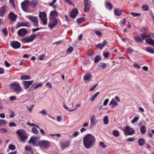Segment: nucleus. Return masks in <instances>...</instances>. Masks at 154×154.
Here are the masks:
<instances>
[{
  "label": "nucleus",
  "instance_id": "obj_17",
  "mask_svg": "<svg viewBox=\"0 0 154 154\" xmlns=\"http://www.w3.org/2000/svg\"><path fill=\"white\" fill-rule=\"evenodd\" d=\"M84 11L87 12L90 9L91 6V3L89 2H84Z\"/></svg>",
  "mask_w": 154,
  "mask_h": 154
},
{
  "label": "nucleus",
  "instance_id": "obj_29",
  "mask_svg": "<svg viewBox=\"0 0 154 154\" xmlns=\"http://www.w3.org/2000/svg\"><path fill=\"white\" fill-rule=\"evenodd\" d=\"M37 3L38 2L37 0H33L29 3V5L32 8H34L36 7V5Z\"/></svg>",
  "mask_w": 154,
  "mask_h": 154
},
{
  "label": "nucleus",
  "instance_id": "obj_34",
  "mask_svg": "<svg viewBox=\"0 0 154 154\" xmlns=\"http://www.w3.org/2000/svg\"><path fill=\"white\" fill-rule=\"evenodd\" d=\"M106 7L107 9L110 10H111L113 8L112 5L109 2L106 3Z\"/></svg>",
  "mask_w": 154,
  "mask_h": 154
},
{
  "label": "nucleus",
  "instance_id": "obj_5",
  "mask_svg": "<svg viewBox=\"0 0 154 154\" xmlns=\"http://www.w3.org/2000/svg\"><path fill=\"white\" fill-rule=\"evenodd\" d=\"M50 146V142L46 140H41L38 141V146L44 149L47 148Z\"/></svg>",
  "mask_w": 154,
  "mask_h": 154
},
{
  "label": "nucleus",
  "instance_id": "obj_27",
  "mask_svg": "<svg viewBox=\"0 0 154 154\" xmlns=\"http://www.w3.org/2000/svg\"><path fill=\"white\" fill-rule=\"evenodd\" d=\"M118 104V103L117 101H115L114 99H112L109 103V105H112V107H113L117 106Z\"/></svg>",
  "mask_w": 154,
  "mask_h": 154
},
{
  "label": "nucleus",
  "instance_id": "obj_41",
  "mask_svg": "<svg viewBox=\"0 0 154 154\" xmlns=\"http://www.w3.org/2000/svg\"><path fill=\"white\" fill-rule=\"evenodd\" d=\"M99 67H102L103 69H104L106 67V64L104 63H101L99 64Z\"/></svg>",
  "mask_w": 154,
  "mask_h": 154
},
{
  "label": "nucleus",
  "instance_id": "obj_2",
  "mask_svg": "<svg viewBox=\"0 0 154 154\" xmlns=\"http://www.w3.org/2000/svg\"><path fill=\"white\" fill-rule=\"evenodd\" d=\"M16 133L20 137V140L21 141H23L27 139V137L24 130L18 129L16 131Z\"/></svg>",
  "mask_w": 154,
  "mask_h": 154
},
{
  "label": "nucleus",
  "instance_id": "obj_28",
  "mask_svg": "<svg viewBox=\"0 0 154 154\" xmlns=\"http://www.w3.org/2000/svg\"><path fill=\"white\" fill-rule=\"evenodd\" d=\"M145 141L144 139L143 138H140L138 140V143L139 145L140 146H143L145 144Z\"/></svg>",
  "mask_w": 154,
  "mask_h": 154
},
{
  "label": "nucleus",
  "instance_id": "obj_52",
  "mask_svg": "<svg viewBox=\"0 0 154 154\" xmlns=\"http://www.w3.org/2000/svg\"><path fill=\"white\" fill-rule=\"evenodd\" d=\"M135 138L134 137L129 138L128 139L127 141L129 142H131L134 141Z\"/></svg>",
  "mask_w": 154,
  "mask_h": 154
},
{
  "label": "nucleus",
  "instance_id": "obj_54",
  "mask_svg": "<svg viewBox=\"0 0 154 154\" xmlns=\"http://www.w3.org/2000/svg\"><path fill=\"white\" fill-rule=\"evenodd\" d=\"M95 33L97 35L100 36L101 35V32L97 30H95L94 31Z\"/></svg>",
  "mask_w": 154,
  "mask_h": 154
},
{
  "label": "nucleus",
  "instance_id": "obj_37",
  "mask_svg": "<svg viewBox=\"0 0 154 154\" xmlns=\"http://www.w3.org/2000/svg\"><path fill=\"white\" fill-rule=\"evenodd\" d=\"M113 135L116 137H117L119 135V133L117 130H114L112 132Z\"/></svg>",
  "mask_w": 154,
  "mask_h": 154
},
{
  "label": "nucleus",
  "instance_id": "obj_50",
  "mask_svg": "<svg viewBox=\"0 0 154 154\" xmlns=\"http://www.w3.org/2000/svg\"><path fill=\"white\" fill-rule=\"evenodd\" d=\"M73 50V48L72 47L69 48L67 49V52L68 53H71Z\"/></svg>",
  "mask_w": 154,
  "mask_h": 154
},
{
  "label": "nucleus",
  "instance_id": "obj_47",
  "mask_svg": "<svg viewBox=\"0 0 154 154\" xmlns=\"http://www.w3.org/2000/svg\"><path fill=\"white\" fill-rule=\"evenodd\" d=\"M2 32L5 36H6L8 35V31L7 29L4 28L2 29Z\"/></svg>",
  "mask_w": 154,
  "mask_h": 154
},
{
  "label": "nucleus",
  "instance_id": "obj_64",
  "mask_svg": "<svg viewBox=\"0 0 154 154\" xmlns=\"http://www.w3.org/2000/svg\"><path fill=\"white\" fill-rule=\"evenodd\" d=\"M134 66L135 67L137 68L138 69H139L140 68V66L139 65L136 63H134Z\"/></svg>",
  "mask_w": 154,
  "mask_h": 154
},
{
  "label": "nucleus",
  "instance_id": "obj_51",
  "mask_svg": "<svg viewBox=\"0 0 154 154\" xmlns=\"http://www.w3.org/2000/svg\"><path fill=\"white\" fill-rule=\"evenodd\" d=\"M141 36L143 39L145 38L146 39L147 35H146L145 33H143L141 34Z\"/></svg>",
  "mask_w": 154,
  "mask_h": 154
},
{
  "label": "nucleus",
  "instance_id": "obj_49",
  "mask_svg": "<svg viewBox=\"0 0 154 154\" xmlns=\"http://www.w3.org/2000/svg\"><path fill=\"white\" fill-rule=\"evenodd\" d=\"M25 149L27 151H31L32 148L29 146H26L25 147Z\"/></svg>",
  "mask_w": 154,
  "mask_h": 154
},
{
  "label": "nucleus",
  "instance_id": "obj_43",
  "mask_svg": "<svg viewBox=\"0 0 154 154\" xmlns=\"http://www.w3.org/2000/svg\"><path fill=\"white\" fill-rule=\"evenodd\" d=\"M130 14L133 16L134 17H139L141 15L140 13H136L133 12H131Z\"/></svg>",
  "mask_w": 154,
  "mask_h": 154
},
{
  "label": "nucleus",
  "instance_id": "obj_16",
  "mask_svg": "<svg viewBox=\"0 0 154 154\" xmlns=\"http://www.w3.org/2000/svg\"><path fill=\"white\" fill-rule=\"evenodd\" d=\"M42 85V83H40L39 84H37L36 83H34L30 88L28 90V91H30V90L32 89H37L38 87H41Z\"/></svg>",
  "mask_w": 154,
  "mask_h": 154
},
{
  "label": "nucleus",
  "instance_id": "obj_6",
  "mask_svg": "<svg viewBox=\"0 0 154 154\" xmlns=\"http://www.w3.org/2000/svg\"><path fill=\"white\" fill-rule=\"evenodd\" d=\"M29 20L32 23V24L34 27H38V20L37 17H34L32 16H29L27 17Z\"/></svg>",
  "mask_w": 154,
  "mask_h": 154
},
{
  "label": "nucleus",
  "instance_id": "obj_45",
  "mask_svg": "<svg viewBox=\"0 0 154 154\" xmlns=\"http://www.w3.org/2000/svg\"><path fill=\"white\" fill-rule=\"evenodd\" d=\"M139 117H135L134 119L131 121L132 123H134L137 122L138 120Z\"/></svg>",
  "mask_w": 154,
  "mask_h": 154
},
{
  "label": "nucleus",
  "instance_id": "obj_33",
  "mask_svg": "<svg viewBox=\"0 0 154 154\" xmlns=\"http://www.w3.org/2000/svg\"><path fill=\"white\" fill-rule=\"evenodd\" d=\"M30 79V76L28 75H23L21 76L20 79L21 80H27Z\"/></svg>",
  "mask_w": 154,
  "mask_h": 154
},
{
  "label": "nucleus",
  "instance_id": "obj_46",
  "mask_svg": "<svg viewBox=\"0 0 154 154\" xmlns=\"http://www.w3.org/2000/svg\"><path fill=\"white\" fill-rule=\"evenodd\" d=\"M8 148L11 150H14L16 149L15 146L14 145L12 144H10L9 145Z\"/></svg>",
  "mask_w": 154,
  "mask_h": 154
},
{
  "label": "nucleus",
  "instance_id": "obj_20",
  "mask_svg": "<svg viewBox=\"0 0 154 154\" xmlns=\"http://www.w3.org/2000/svg\"><path fill=\"white\" fill-rule=\"evenodd\" d=\"M6 7L4 6L0 8V16L3 17L6 11Z\"/></svg>",
  "mask_w": 154,
  "mask_h": 154
},
{
  "label": "nucleus",
  "instance_id": "obj_60",
  "mask_svg": "<svg viewBox=\"0 0 154 154\" xmlns=\"http://www.w3.org/2000/svg\"><path fill=\"white\" fill-rule=\"evenodd\" d=\"M9 126L10 127L14 126L15 127L16 126V124L13 122H10L9 124Z\"/></svg>",
  "mask_w": 154,
  "mask_h": 154
},
{
  "label": "nucleus",
  "instance_id": "obj_58",
  "mask_svg": "<svg viewBox=\"0 0 154 154\" xmlns=\"http://www.w3.org/2000/svg\"><path fill=\"white\" fill-rule=\"evenodd\" d=\"M5 66L7 67H9L10 66V64L8 62L7 60H5Z\"/></svg>",
  "mask_w": 154,
  "mask_h": 154
},
{
  "label": "nucleus",
  "instance_id": "obj_53",
  "mask_svg": "<svg viewBox=\"0 0 154 154\" xmlns=\"http://www.w3.org/2000/svg\"><path fill=\"white\" fill-rule=\"evenodd\" d=\"M39 112L42 113L44 115H47V111L45 109L42 110L41 111H40Z\"/></svg>",
  "mask_w": 154,
  "mask_h": 154
},
{
  "label": "nucleus",
  "instance_id": "obj_61",
  "mask_svg": "<svg viewBox=\"0 0 154 154\" xmlns=\"http://www.w3.org/2000/svg\"><path fill=\"white\" fill-rule=\"evenodd\" d=\"M26 107L29 112H32L33 109L31 107H29V106H27Z\"/></svg>",
  "mask_w": 154,
  "mask_h": 154
},
{
  "label": "nucleus",
  "instance_id": "obj_21",
  "mask_svg": "<svg viewBox=\"0 0 154 154\" xmlns=\"http://www.w3.org/2000/svg\"><path fill=\"white\" fill-rule=\"evenodd\" d=\"M9 18L13 21H15L17 18V16L14 13L11 12L8 15Z\"/></svg>",
  "mask_w": 154,
  "mask_h": 154
},
{
  "label": "nucleus",
  "instance_id": "obj_57",
  "mask_svg": "<svg viewBox=\"0 0 154 154\" xmlns=\"http://www.w3.org/2000/svg\"><path fill=\"white\" fill-rule=\"evenodd\" d=\"M46 85L48 87L50 88H52V84L49 82L46 83Z\"/></svg>",
  "mask_w": 154,
  "mask_h": 154
},
{
  "label": "nucleus",
  "instance_id": "obj_15",
  "mask_svg": "<svg viewBox=\"0 0 154 154\" xmlns=\"http://www.w3.org/2000/svg\"><path fill=\"white\" fill-rule=\"evenodd\" d=\"M28 31L24 28L20 29L17 32L18 35L20 36H24L27 33Z\"/></svg>",
  "mask_w": 154,
  "mask_h": 154
},
{
  "label": "nucleus",
  "instance_id": "obj_11",
  "mask_svg": "<svg viewBox=\"0 0 154 154\" xmlns=\"http://www.w3.org/2000/svg\"><path fill=\"white\" fill-rule=\"evenodd\" d=\"M29 5V0H25L23 2L21 3V6L22 9L25 11H28V8Z\"/></svg>",
  "mask_w": 154,
  "mask_h": 154
},
{
  "label": "nucleus",
  "instance_id": "obj_39",
  "mask_svg": "<svg viewBox=\"0 0 154 154\" xmlns=\"http://www.w3.org/2000/svg\"><path fill=\"white\" fill-rule=\"evenodd\" d=\"M103 122L104 124H107L109 123L108 117V116H106L103 119Z\"/></svg>",
  "mask_w": 154,
  "mask_h": 154
},
{
  "label": "nucleus",
  "instance_id": "obj_56",
  "mask_svg": "<svg viewBox=\"0 0 154 154\" xmlns=\"http://www.w3.org/2000/svg\"><path fill=\"white\" fill-rule=\"evenodd\" d=\"M10 3L12 4V7L14 8H15V6L14 5V0H10L9 1Z\"/></svg>",
  "mask_w": 154,
  "mask_h": 154
},
{
  "label": "nucleus",
  "instance_id": "obj_22",
  "mask_svg": "<svg viewBox=\"0 0 154 154\" xmlns=\"http://www.w3.org/2000/svg\"><path fill=\"white\" fill-rule=\"evenodd\" d=\"M92 77L91 74L90 73H86L84 76V80H90Z\"/></svg>",
  "mask_w": 154,
  "mask_h": 154
},
{
  "label": "nucleus",
  "instance_id": "obj_40",
  "mask_svg": "<svg viewBox=\"0 0 154 154\" xmlns=\"http://www.w3.org/2000/svg\"><path fill=\"white\" fill-rule=\"evenodd\" d=\"M31 130L32 132L35 134H37L38 133V131L35 127L32 128Z\"/></svg>",
  "mask_w": 154,
  "mask_h": 154
},
{
  "label": "nucleus",
  "instance_id": "obj_3",
  "mask_svg": "<svg viewBox=\"0 0 154 154\" xmlns=\"http://www.w3.org/2000/svg\"><path fill=\"white\" fill-rule=\"evenodd\" d=\"M10 85L11 88L13 89L17 94L19 93L21 90V88L18 84L13 83L10 84Z\"/></svg>",
  "mask_w": 154,
  "mask_h": 154
},
{
  "label": "nucleus",
  "instance_id": "obj_26",
  "mask_svg": "<svg viewBox=\"0 0 154 154\" xmlns=\"http://www.w3.org/2000/svg\"><path fill=\"white\" fill-rule=\"evenodd\" d=\"M122 11L119 9L116 8L114 10V13L117 16L121 15L122 14Z\"/></svg>",
  "mask_w": 154,
  "mask_h": 154
},
{
  "label": "nucleus",
  "instance_id": "obj_24",
  "mask_svg": "<svg viewBox=\"0 0 154 154\" xmlns=\"http://www.w3.org/2000/svg\"><path fill=\"white\" fill-rule=\"evenodd\" d=\"M69 141L68 140H66L65 143H62L61 144V148L64 149L65 148L68 146L69 145Z\"/></svg>",
  "mask_w": 154,
  "mask_h": 154
},
{
  "label": "nucleus",
  "instance_id": "obj_25",
  "mask_svg": "<svg viewBox=\"0 0 154 154\" xmlns=\"http://www.w3.org/2000/svg\"><path fill=\"white\" fill-rule=\"evenodd\" d=\"M146 43L152 45L154 47V40L152 38H147L146 40Z\"/></svg>",
  "mask_w": 154,
  "mask_h": 154
},
{
  "label": "nucleus",
  "instance_id": "obj_36",
  "mask_svg": "<svg viewBox=\"0 0 154 154\" xmlns=\"http://www.w3.org/2000/svg\"><path fill=\"white\" fill-rule=\"evenodd\" d=\"M140 132L142 134H144L146 131V127L144 126H143L140 128Z\"/></svg>",
  "mask_w": 154,
  "mask_h": 154
},
{
  "label": "nucleus",
  "instance_id": "obj_35",
  "mask_svg": "<svg viewBox=\"0 0 154 154\" xmlns=\"http://www.w3.org/2000/svg\"><path fill=\"white\" fill-rule=\"evenodd\" d=\"M141 8L143 10L145 11H147L149 9L148 6L146 4H144L143 5Z\"/></svg>",
  "mask_w": 154,
  "mask_h": 154
},
{
  "label": "nucleus",
  "instance_id": "obj_10",
  "mask_svg": "<svg viewBox=\"0 0 154 154\" xmlns=\"http://www.w3.org/2000/svg\"><path fill=\"white\" fill-rule=\"evenodd\" d=\"M126 135H131L134 133V130L131 128L129 126H127L125 128L124 131Z\"/></svg>",
  "mask_w": 154,
  "mask_h": 154
},
{
  "label": "nucleus",
  "instance_id": "obj_8",
  "mask_svg": "<svg viewBox=\"0 0 154 154\" xmlns=\"http://www.w3.org/2000/svg\"><path fill=\"white\" fill-rule=\"evenodd\" d=\"M46 16V14L45 12H41L39 13V17L40 19L42 21L43 23L45 25H46L47 24Z\"/></svg>",
  "mask_w": 154,
  "mask_h": 154
},
{
  "label": "nucleus",
  "instance_id": "obj_30",
  "mask_svg": "<svg viewBox=\"0 0 154 154\" xmlns=\"http://www.w3.org/2000/svg\"><path fill=\"white\" fill-rule=\"evenodd\" d=\"M146 51L151 54H154V48L151 47H147Z\"/></svg>",
  "mask_w": 154,
  "mask_h": 154
},
{
  "label": "nucleus",
  "instance_id": "obj_23",
  "mask_svg": "<svg viewBox=\"0 0 154 154\" xmlns=\"http://www.w3.org/2000/svg\"><path fill=\"white\" fill-rule=\"evenodd\" d=\"M19 25L17 26V28H18L19 26H28L29 25V23L28 22H21L19 23Z\"/></svg>",
  "mask_w": 154,
  "mask_h": 154
},
{
  "label": "nucleus",
  "instance_id": "obj_12",
  "mask_svg": "<svg viewBox=\"0 0 154 154\" xmlns=\"http://www.w3.org/2000/svg\"><path fill=\"white\" fill-rule=\"evenodd\" d=\"M33 82L34 81L32 80L29 81H23L22 83L23 84V88L26 90Z\"/></svg>",
  "mask_w": 154,
  "mask_h": 154
},
{
  "label": "nucleus",
  "instance_id": "obj_14",
  "mask_svg": "<svg viewBox=\"0 0 154 154\" xmlns=\"http://www.w3.org/2000/svg\"><path fill=\"white\" fill-rule=\"evenodd\" d=\"M78 13V11L77 8L73 9L70 12V15L71 18L75 19Z\"/></svg>",
  "mask_w": 154,
  "mask_h": 154
},
{
  "label": "nucleus",
  "instance_id": "obj_31",
  "mask_svg": "<svg viewBox=\"0 0 154 154\" xmlns=\"http://www.w3.org/2000/svg\"><path fill=\"white\" fill-rule=\"evenodd\" d=\"M134 38L137 42H143L141 38L139 36H134Z\"/></svg>",
  "mask_w": 154,
  "mask_h": 154
},
{
  "label": "nucleus",
  "instance_id": "obj_38",
  "mask_svg": "<svg viewBox=\"0 0 154 154\" xmlns=\"http://www.w3.org/2000/svg\"><path fill=\"white\" fill-rule=\"evenodd\" d=\"M84 21V17H81L80 18H78L77 20V22L79 24L82 23Z\"/></svg>",
  "mask_w": 154,
  "mask_h": 154
},
{
  "label": "nucleus",
  "instance_id": "obj_63",
  "mask_svg": "<svg viewBox=\"0 0 154 154\" xmlns=\"http://www.w3.org/2000/svg\"><path fill=\"white\" fill-rule=\"evenodd\" d=\"M16 99V97L15 96H11L10 97V100L12 101L15 100Z\"/></svg>",
  "mask_w": 154,
  "mask_h": 154
},
{
  "label": "nucleus",
  "instance_id": "obj_9",
  "mask_svg": "<svg viewBox=\"0 0 154 154\" xmlns=\"http://www.w3.org/2000/svg\"><path fill=\"white\" fill-rule=\"evenodd\" d=\"M50 23L48 24V26L50 29H52L53 27L57 24V20L55 17H50Z\"/></svg>",
  "mask_w": 154,
  "mask_h": 154
},
{
  "label": "nucleus",
  "instance_id": "obj_1",
  "mask_svg": "<svg viewBox=\"0 0 154 154\" xmlns=\"http://www.w3.org/2000/svg\"><path fill=\"white\" fill-rule=\"evenodd\" d=\"M95 142V138L94 136L88 134L83 139V143L85 147L89 149L92 147Z\"/></svg>",
  "mask_w": 154,
  "mask_h": 154
},
{
  "label": "nucleus",
  "instance_id": "obj_19",
  "mask_svg": "<svg viewBox=\"0 0 154 154\" xmlns=\"http://www.w3.org/2000/svg\"><path fill=\"white\" fill-rule=\"evenodd\" d=\"M91 126H93L96 124V117L94 116H92L90 119Z\"/></svg>",
  "mask_w": 154,
  "mask_h": 154
},
{
  "label": "nucleus",
  "instance_id": "obj_48",
  "mask_svg": "<svg viewBox=\"0 0 154 154\" xmlns=\"http://www.w3.org/2000/svg\"><path fill=\"white\" fill-rule=\"evenodd\" d=\"M99 145L100 146L103 148H105L106 147V145L104 144L103 142H101L100 143Z\"/></svg>",
  "mask_w": 154,
  "mask_h": 154
},
{
  "label": "nucleus",
  "instance_id": "obj_62",
  "mask_svg": "<svg viewBox=\"0 0 154 154\" xmlns=\"http://www.w3.org/2000/svg\"><path fill=\"white\" fill-rule=\"evenodd\" d=\"M57 0H53L52 2L49 3V4L50 6H53L54 4L56 2Z\"/></svg>",
  "mask_w": 154,
  "mask_h": 154
},
{
  "label": "nucleus",
  "instance_id": "obj_55",
  "mask_svg": "<svg viewBox=\"0 0 154 154\" xmlns=\"http://www.w3.org/2000/svg\"><path fill=\"white\" fill-rule=\"evenodd\" d=\"M109 54V52H105L103 54V55L105 58H107L108 57Z\"/></svg>",
  "mask_w": 154,
  "mask_h": 154
},
{
  "label": "nucleus",
  "instance_id": "obj_44",
  "mask_svg": "<svg viewBox=\"0 0 154 154\" xmlns=\"http://www.w3.org/2000/svg\"><path fill=\"white\" fill-rule=\"evenodd\" d=\"M63 107L65 109H66L67 110H68V111H69V112L73 111L77 109V108H75V109H72V110L69 109V108L65 104H63Z\"/></svg>",
  "mask_w": 154,
  "mask_h": 154
},
{
  "label": "nucleus",
  "instance_id": "obj_42",
  "mask_svg": "<svg viewBox=\"0 0 154 154\" xmlns=\"http://www.w3.org/2000/svg\"><path fill=\"white\" fill-rule=\"evenodd\" d=\"M101 59L100 56L99 55H97L95 58L94 62L95 63H97L98 62L101 60Z\"/></svg>",
  "mask_w": 154,
  "mask_h": 154
},
{
  "label": "nucleus",
  "instance_id": "obj_32",
  "mask_svg": "<svg viewBox=\"0 0 154 154\" xmlns=\"http://www.w3.org/2000/svg\"><path fill=\"white\" fill-rule=\"evenodd\" d=\"M50 16L51 17H56L58 16L57 12L56 11H52L50 14Z\"/></svg>",
  "mask_w": 154,
  "mask_h": 154
},
{
  "label": "nucleus",
  "instance_id": "obj_7",
  "mask_svg": "<svg viewBox=\"0 0 154 154\" xmlns=\"http://www.w3.org/2000/svg\"><path fill=\"white\" fill-rule=\"evenodd\" d=\"M36 35L35 34H33L29 37H27L22 38L21 41L23 43H28L32 41L35 39Z\"/></svg>",
  "mask_w": 154,
  "mask_h": 154
},
{
  "label": "nucleus",
  "instance_id": "obj_59",
  "mask_svg": "<svg viewBox=\"0 0 154 154\" xmlns=\"http://www.w3.org/2000/svg\"><path fill=\"white\" fill-rule=\"evenodd\" d=\"M109 101L108 99H106L103 102V105L104 106H106L107 104V103Z\"/></svg>",
  "mask_w": 154,
  "mask_h": 154
},
{
  "label": "nucleus",
  "instance_id": "obj_18",
  "mask_svg": "<svg viewBox=\"0 0 154 154\" xmlns=\"http://www.w3.org/2000/svg\"><path fill=\"white\" fill-rule=\"evenodd\" d=\"M108 43L106 41V40L104 41L103 43L99 44L96 45L97 48H99L100 49H102L103 48L104 46L107 45Z\"/></svg>",
  "mask_w": 154,
  "mask_h": 154
},
{
  "label": "nucleus",
  "instance_id": "obj_4",
  "mask_svg": "<svg viewBox=\"0 0 154 154\" xmlns=\"http://www.w3.org/2000/svg\"><path fill=\"white\" fill-rule=\"evenodd\" d=\"M40 138L39 137H32L29 140V143L30 144H32L33 146H38V140L40 139Z\"/></svg>",
  "mask_w": 154,
  "mask_h": 154
},
{
  "label": "nucleus",
  "instance_id": "obj_13",
  "mask_svg": "<svg viewBox=\"0 0 154 154\" xmlns=\"http://www.w3.org/2000/svg\"><path fill=\"white\" fill-rule=\"evenodd\" d=\"M10 45L11 47L15 49L19 48L21 46L20 43L17 41H11Z\"/></svg>",
  "mask_w": 154,
  "mask_h": 154
}]
</instances>
